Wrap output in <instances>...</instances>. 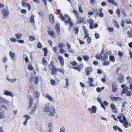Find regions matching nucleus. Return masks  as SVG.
I'll return each instance as SVG.
<instances>
[{"label": "nucleus", "instance_id": "nucleus-58", "mask_svg": "<svg viewBox=\"0 0 132 132\" xmlns=\"http://www.w3.org/2000/svg\"><path fill=\"white\" fill-rule=\"evenodd\" d=\"M82 28L84 30V33H87L88 32V31L86 29V27L84 26H82Z\"/></svg>", "mask_w": 132, "mask_h": 132}, {"label": "nucleus", "instance_id": "nucleus-38", "mask_svg": "<svg viewBox=\"0 0 132 132\" xmlns=\"http://www.w3.org/2000/svg\"><path fill=\"white\" fill-rule=\"evenodd\" d=\"M46 97L50 101L52 102L53 100L51 97L48 94H46Z\"/></svg>", "mask_w": 132, "mask_h": 132}, {"label": "nucleus", "instance_id": "nucleus-35", "mask_svg": "<svg viewBox=\"0 0 132 132\" xmlns=\"http://www.w3.org/2000/svg\"><path fill=\"white\" fill-rule=\"evenodd\" d=\"M29 39L30 41H33L35 40V38L34 36L31 35L29 36Z\"/></svg>", "mask_w": 132, "mask_h": 132}, {"label": "nucleus", "instance_id": "nucleus-24", "mask_svg": "<svg viewBox=\"0 0 132 132\" xmlns=\"http://www.w3.org/2000/svg\"><path fill=\"white\" fill-rule=\"evenodd\" d=\"M43 50L44 52V56L45 57H46L47 56V53L48 51L47 50V48L45 47L43 49Z\"/></svg>", "mask_w": 132, "mask_h": 132}, {"label": "nucleus", "instance_id": "nucleus-29", "mask_svg": "<svg viewBox=\"0 0 132 132\" xmlns=\"http://www.w3.org/2000/svg\"><path fill=\"white\" fill-rule=\"evenodd\" d=\"M34 96L36 97L37 98H39L40 96V94L38 91H36L34 94Z\"/></svg>", "mask_w": 132, "mask_h": 132}, {"label": "nucleus", "instance_id": "nucleus-4", "mask_svg": "<svg viewBox=\"0 0 132 132\" xmlns=\"http://www.w3.org/2000/svg\"><path fill=\"white\" fill-rule=\"evenodd\" d=\"M104 57H103L102 55L99 54H96L95 56V57L97 59H101L103 61H105L107 59L108 57L105 53L104 54Z\"/></svg>", "mask_w": 132, "mask_h": 132}, {"label": "nucleus", "instance_id": "nucleus-15", "mask_svg": "<svg viewBox=\"0 0 132 132\" xmlns=\"http://www.w3.org/2000/svg\"><path fill=\"white\" fill-rule=\"evenodd\" d=\"M50 108L49 104H47L45 105V108L44 109V112H49Z\"/></svg>", "mask_w": 132, "mask_h": 132}, {"label": "nucleus", "instance_id": "nucleus-22", "mask_svg": "<svg viewBox=\"0 0 132 132\" xmlns=\"http://www.w3.org/2000/svg\"><path fill=\"white\" fill-rule=\"evenodd\" d=\"M6 79H7L9 82L11 83L14 82L17 80V79L16 78L10 79L8 78L7 77L6 78Z\"/></svg>", "mask_w": 132, "mask_h": 132}, {"label": "nucleus", "instance_id": "nucleus-19", "mask_svg": "<svg viewBox=\"0 0 132 132\" xmlns=\"http://www.w3.org/2000/svg\"><path fill=\"white\" fill-rule=\"evenodd\" d=\"M110 98L113 101H117L118 100H120L122 99V98L120 97H116L115 96H113V97H110Z\"/></svg>", "mask_w": 132, "mask_h": 132}, {"label": "nucleus", "instance_id": "nucleus-61", "mask_svg": "<svg viewBox=\"0 0 132 132\" xmlns=\"http://www.w3.org/2000/svg\"><path fill=\"white\" fill-rule=\"evenodd\" d=\"M93 64L95 65H97L98 64V62L97 61H95L93 62Z\"/></svg>", "mask_w": 132, "mask_h": 132}, {"label": "nucleus", "instance_id": "nucleus-48", "mask_svg": "<svg viewBox=\"0 0 132 132\" xmlns=\"http://www.w3.org/2000/svg\"><path fill=\"white\" fill-rule=\"evenodd\" d=\"M10 40L11 42H16L17 41V40L16 39L13 37L11 38Z\"/></svg>", "mask_w": 132, "mask_h": 132}, {"label": "nucleus", "instance_id": "nucleus-8", "mask_svg": "<svg viewBox=\"0 0 132 132\" xmlns=\"http://www.w3.org/2000/svg\"><path fill=\"white\" fill-rule=\"evenodd\" d=\"M83 67V65L82 63L80 64L77 66V67H71L70 68H72L75 70H77L79 72H80L81 69Z\"/></svg>", "mask_w": 132, "mask_h": 132}, {"label": "nucleus", "instance_id": "nucleus-9", "mask_svg": "<svg viewBox=\"0 0 132 132\" xmlns=\"http://www.w3.org/2000/svg\"><path fill=\"white\" fill-rule=\"evenodd\" d=\"M124 77L123 75L120 73L119 74V78L117 79V80L120 83H122L124 81Z\"/></svg>", "mask_w": 132, "mask_h": 132}, {"label": "nucleus", "instance_id": "nucleus-11", "mask_svg": "<svg viewBox=\"0 0 132 132\" xmlns=\"http://www.w3.org/2000/svg\"><path fill=\"white\" fill-rule=\"evenodd\" d=\"M92 71L93 69L92 67H88L85 69L86 74L87 76L89 75L90 73L92 72Z\"/></svg>", "mask_w": 132, "mask_h": 132}, {"label": "nucleus", "instance_id": "nucleus-56", "mask_svg": "<svg viewBox=\"0 0 132 132\" xmlns=\"http://www.w3.org/2000/svg\"><path fill=\"white\" fill-rule=\"evenodd\" d=\"M110 62L109 61L108 62H104L103 63V65L104 66H107L109 64Z\"/></svg>", "mask_w": 132, "mask_h": 132}, {"label": "nucleus", "instance_id": "nucleus-54", "mask_svg": "<svg viewBox=\"0 0 132 132\" xmlns=\"http://www.w3.org/2000/svg\"><path fill=\"white\" fill-rule=\"evenodd\" d=\"M128 91L125 89V88L123 89V90L122 92V94H124L126 93ZM121 95L122 96V94Z\"/></svg>", "mask_w": 132, "mask_h": 132}, {"label": "nucleus", "instance_id": "nucleus-47", "mask_svg": "<svg viewBox=\"0 0 132 132\" xmlns=\"http://www.w3.org/2000/svg\"><path fill=\"white\" fill-rule=\"evenodd\" d=\"M78 9L79 12L81 13H83V11L82 10V7L79 6V4L78 5Z\"/></svg>", "mask_w": 132, "mask_h": 132}, {"label": "nucleus", "instance_id": "nucleus-26", "mask_svg": "<svg viewBox=\"0 0 132 132\" xmlns=\"http://www.w3.org/2000/svg\"><path fill=\"white\" fill-rule=\"evenodd\" d=\"M109 59L110 61L114 62L116 61V59L113 55H110L109 57Z\"/></svg>", "mask_w": 132, "mask_h": 132}, {"label": "nucleus", "instance_id": "nucleus-23", "mask_svg": "<svg viewBox=\"0 0 132 132\" xmlns=\"http://www.w3.org/2000/svg\"><path fill=\"white\" fill-rule=\"evenodd\" d=\"M5 114V111H1L0 112V119H3L5 118V117L3 114Z\"/></svg>", "mask_w": 132, "mask_h": 132}, {"label": "nucleus", "instance_id": "nucleus-16", "mask_svg": "<svg viewBox=\"0 0 132 132\" xmlns=\"http://www.w3.org/2000/svg\"><path fill=\"white\" fill-rule=\"evenodd\" d=\"M9 103L8 100L0 96V103L7 104Z\"/></svg>", "mask_w": 132, "mask_h": 132}, {"label": "nucleus", "instance_id": "nucleus-34", "mask_svg": "<svg viewBox=\"0 0 132 132\" xmlns=\"http://www.w3.org/2000/svg\"><path fill=\"white\" fill-rule=\"evenodd\" d=\"M70 64L72 65L73 66H77L78 65L77 63L75 61H73L70 63Z\"/></svg>", "mask_w": 132, "mask_h": 132}, {"label": "nucleus", "instance_id": "nucleus-7", "mask_svg": "<svg viewBox=\"0 0 132 132\" xmlns=\"http://www.w3.org/2000/svg\"><path fill=\"white\" fill-rule=\"evenodd\" d=\"M97 108L95 106H92L91 108H89L88 110L90 111L91 113H95L96 112Z\"/></svg>", "mask_w": 132, "mask_h": 132}, {"label": "nucleus", "instance_id": "nucleus-18", "mask_svg": "<svg viewBox=\"0 0 132 132\" xmlns=\"http://www.w3.org/2000/svg\"><path fill=\"white\" fill-rule=\"evenodd\" d=\"M55 29L56 32L57 33H59L60 31V25L59 23H56L55 27Z\"/></svg>", "mask_w": 132, "mask_h": 132}, {"label": "nucleus", "instance_id": "nucleus-27", "mask_svg": "<svg viewBox=\"0 0 132 132\" xmlns=\"http://www.w3.org/2000/svg\"><path fill=\"white\" fill-rule=\"evenodd\" d=\"M108 2L109 3H111L112 5L114 4L115 6H116L117 5V3L115 2L114 0H108Z\"/></svg>", "mask_w": 132, "mask_h": 132}, {"label": "nucleus", "instance_id": "nucleus-59", "mask_svg": "<svg viewBox=\"0 0 132 132\" xmlns=\"http://www.w3.org/2000/svg\"><path fill=\"white\" fill-rule=\"evenodd\" d=\"M123 53L121 52V51H119L118 53V55L120 57H121L123 55Z\"/></svg>", "mask_w": 132, "mask_h": 132}, {"label": "nucleus", "instance_id": "nucleus-32", "mask_svg": "<svg viewBox=\"0 0 132 132\" xmlns=\"http://www.w3.org/2000/svg\"><path fill=\"white\" fill-rule=\"evenodd\" d=\"M120 9L117 8L116 10V14L119 17H120Z\"/></svg>", "mask_w": 132, "mask_h": 132}, {"label": "nucleus", "instance_id": "nucleus-5", "mask_svg": "<svg viewBox=\"0 0 132 132\" xmlns=\"http://www.w3.org/2000/svg\"><path fill=\"white\" fill-rule=\"evenodd\" d=\"M112 91L114 93L117 91L118 90L117 84V82L116 81L113 82L112 84Z\"/></svg>", "mask_w": 132, "mask_h": 132}, {"label": "nucleus", "instance_id": "nucleus-60", "mask_svg": "<svg viewBox=\"0 0 132 132\" xmlns=\"http://www.w3.org/2000/svg\"><path fill=\"white\" fill-rule=\"evenodd\" d=\"M115 26L116 27L118 28H119V26L118 24V23L116 21V20H115Z\"/></svg>", "mask_w": 132, "mask_h": 132}, {"label": "nucleus", "instance_id": "nucleus-21", "mask_svg": "<svg viewBox=\"0 0 132 132\" xmlns=\"http://www.w3.org/2000/svg\"><path fill=\"white\" fill-rule=\"evenodd\" d=\"M35 80L34 81V84L35 85L37 84L39 81V78L38 76H35L34 77Z\"/></svg>", "mask_w": 132, "mask_h": 132}, {"label": "nucleus", "instance_id": "nucleus-30", "mask_svg": "<svg viewBox=\"0 0 132 132\" xmlns=\"http://www.w3.org/2000/svg\"><path fill=\"white\" fill-rule=\"evenodd\" d=\"M87 21L90 24H94V22L93 20L91 18H89L87 19Z\"/></svg>", "mask_w": 132, "mask_h": 132}, {"label": "nucleus", "instance_id": "nucleus-57", "mask_svg": "<svg viewBox=\"0 0 132 132\" xmlns=\"http://www.w3.org/2000/svg\"><path fill=\"white\" fill-rule=\"evenodd\" d=\"M122 12L124 16H126L127 15L126 13L125 10L124 9H122Z\"/></svg>", "mask_w": 132, "mask_h": 132}, {"label": "nucleus", "instance_id": "nucleus-28", "mask_svg": "<svg viewBox=\"0 0 132 132\" xmlns=\"http://www.w3.org/2000/svg\"><path fill=\"white\" fill-rule=\"evenodd\" d=\"M37 109V107H34L32 109H31L30 112L29 113L30 114H34V112L36 111Z\"/></svg>", "mask_w": 132, "mask_h": 132}, {"label": "nucleus", "instance_id": "nucleus-43", "mask_svg": "<svg viewBox=\"0 0 132 132\" xmlns=\"http://www.w3.org/2000/svg\"><path fill=\"white\" fill-rule=\"evenodd\" d=\"M123 126L125 128H127L128 127V121H125L123 123Z\"/></svg>", "mask_w": 132, "mask_h": 132}, {"label": "nucleus", "instance_id": "nucleus-52", "mask_svg": "<svg viewBox=\"0 0 132 132\" xmlns=\"http://www.w3.org/2000/svg\"><path fill=\"white\" fill-rule=\"evenodd\" d=\"M90 3L92 5H94L96 3L95 0H90Z\"/></svg>", "mask_w": 132, "mask_h": 132}, {"label": "nucleus", "instance_id": "nucleus-62", "mask_svg": "<svg viewBox=\"0 0 132 132\" xmlns=\"http://www.w3.org/2000/svg\"><path fill=\"white\" fill-rule=\"evenodd\" d=\"M95 36L96 39H98L100 37V35L99 34H95Z\"/></svg>", "mask_w": 132, "mask_h": 132}, {"label": "nucleus", "instance_id": "nucleus-64", "mask_svg": "<svg viewBox=\"0 0 132 132\" xmlns=\"http://www.w3.org/2000/svg\"><path fill=\"white\" fill-rule=\"evenodd\" d=\"M97 100L100 104L102 103L101 99L100 97H97Z\"/></svg>", "mask_w": 132, "mask_h": 132}, {"label": "nucleus", "instance_id": "nucleus-40", "mask_svg": "<svg viewBox=\"0 0 132 132\" xmlns=\"http://www.w3.org/2000/svg\"><path fill=\"white\" fill-rule=\"evenodd\" d=\"M23 117L26 118V119H27V120L30 119H31V117L28 114H26L24 115L23 116Z\"/></svg>", "mask_w": 132, "mask_h": 132}, {"label": "nucleus", "instance_id": "nucleus-17", "mask_svg": "<svg viewBox=\"0 0 132 132\" xmlns=\"http://www.w3.org/2000/svg\"><path fill=\"white\" fill-rule=\"evenodd\" d=\"M57 58L61 65H64V60L63 58L60 56H59Z\"/></svg>", "mask_w": 132, "mask_h": 132}, {"label": "nucleus", "instance_id": "nucleus-46", "mask_svg": "<svg viewBox=\"0 0 132 132\" xmlns=\"http://www.w3.org/2000/svg\"><path fill=\"white\" fill-rule=\"evenodd\" d=\"M127 92V94L125 95V96L126 95L128 96H131L132 94V91H128Z\"/></svg>", "mask_w": 132, "mask_h": 132}, {"label": "nucleus", "instance_id": "nucleus-45", "mask_svg": "<svg viewBox=\"0 0 132 132\" xmlns=\"http://www.w3.org/2000/svg\"><path fill=\"white\" fill-rule=\"evenodd\" d=\"M42 47V44L40 42H39L37 43V47L38 48L40 49Z\"/></svg>", "mask_w": 132, "mask_h": 132}, {"label": "nucleus", "instance_id": "nucleus-55", "mask_svg": "<svg viewBox=\"0 0 132 132\" xmlns=\"http://www.w3.org/2000/svg\"><path fill=\"white\" fill-rule=\"evenodd\" d=\"M28 69L30 70H32L34 69L33 67L30 65H29L28 66Z\"/></svg>", "mask_w": 132, "mask_h": 132}, {"label": "nucleus", "instance_id": "nucleus-20", "mask_svg": "<svg viewBox=\"0 0 132 132\" xmlns=\"http://www.w3.org/2000/svg\"><path fill=\"white\" fill-rule=\"evenodd\" d=\"M113 128L114 130H118L120 132H123L122 130L117 125H115L113 126Z\"/></svg>", "mask_w": 132, "mask_h": 132}, {"label": "nucleus", "instance_id": "nucleus-44", "mask_svg": "<svg viewBox=\"0 0 132 132\" xmlns=\"http://www.w3.org/2000/svg\"><path fill=\"white\" fill-rule=\"evenodd\" d=\"M22 4L23 6L26 7L27 5V4L26 2L24 1L23 0L21 1Z\"/></svg>", "mask_w": 132, "mask_h": 132}, {"label": "nucleus", "instance_id": "nucleus-49", "mask_svg": "<svg viewBox=\"0 0 132 132\" xmlns=\"http://www.w3.org/2000/svg\"><path fill=\"white\" fill-rule=\"evenodd\" d=\"M87 42L89 44H90L91 41V39L90 37H88L87 39Z\"/></svg>", "mask_w": 132, "mask_h": 132}, {"label": "nucleus", "instance_id": "nucleus-12", "mask_svg": "<svg viewBox=\"0 0 132 132\" xmlns=\"http://www.w3.org/2000/svg\"><path fill=\"white\" fill-rule=\"evenodd\" d=\"M110 107L112 109V111L115 113H117L118 112L117 109L116 108V106L114 104L112 103L111 104Z\"/></svg>", "mask_w": 132, "mask_h": 132}, {"label": "nucleus", "instance_id": "nucleus-1", "mask_svg": "<svg viewBox=\"0 0 132 132\" xmlns=\"http://www.w3.org/2000/svg\"><path fill=\"white\" fill-rule=\"evenodd\" d=\"M64 16L62 15V14H60V18L62 21H65V22L66 24H69V27H72L73 26V23L71 21V18L67 14H65Z\"/></svg>", "mask_w": 132, "mask_h": 132}, {"label": "nucleus", "instance_id": "nucleus-51", "mask_svg": "<svg viewBox=\"0 0 132 132\" xmlns=\"http://www.w3.org/2000/svg\"><path fill=\"white\" fill-rule=\"evenodd\" d=\"M65 129L64 127H62L61 128L59 132H64Z\"/></svg>", "mask_w": 132, "mask_h": 132}, {"label": "nucleus", "instance_id": "nucleus-13", "mask_svg": "<svg viewBox=\"0 0 132 132\" xmlns=\"http://www.w3.org/2000/svg\"><path fill=\"white\" fill-rule=\"evenodd\" d=\"M49 20L50 23L52 24L54 22V17L53 14H51L49 16Z\"/></svg>", "mask_w": 132, "mask_h": 132}, {"label": "nucleus", "instance_id": "nucleus-41", "mask_svg": "<svg viewBox=\"0 0 132 132\" xmlns=\"http://www.w3.org/2000/svg\"><path fill=\"white\" fill-rule=\"evenodd\" d=\"M47 30L48 33H54V31L52 29L50 28H48L47 29Z\"/></svg>", "mask_w": 132, "mask_h": 132}, {"label": "nucleus", "instance_id": "nucleus-53", "mask_svg": "<svg viewBox=\"0 0 132 132\" xmlns=\"http://www.w3.org/2000/svg\"><path fill=\"white\" fill-rule=\"evenodd\" d=\"M57 71H59L60 72H61L63 74L65 72L64 70L62 69H57Z\"/></svg>", "mask_w": 132, "mask_h": 132}, {"label": "nucleus", "instance_id": "nucleus-14", "mask_svg": "<svg viewBox=\"0 0 132 132\" xmlns=\"http://www.w3.org/2000/svg\"><path fill=\"white\" fill-rule=\"evenodd\" d=\"M2 13L4 16H7L9 15V11L7 10L3 9L2 10Z\"/></svg>", "mask_w": 132, "mask_h": 132}, {"label": "nucleus", "instance_id": "nucleus-3", "mask_svg": "<svg viewBox=\"0 0 132 132\" xmlns=\"http://www.w3.org/2000/svg\"><path fill=\"white\" fill-rule=\"evenodd\" d=\"M50 68L51 70V73L52 75L56 74L57 73V68L54 65V62L51 61L50 64L48 65Z\"/></svg>", "mask_w": 132, "mask_h": 132}, {"label": "nucleus", "instance_id": "nucleus-25", "mask_svg": "<svg viewBox=\"0 0 132 132\" xmlns=\"http://www.w3.org/2000/svg\"><path fill=\"white\" fill-rule=\"evenodd\" d=\"M5 109V110L7 111L8 110V108L7 107H6L4 105H2L0 106V111Z\"/></svg>", "mask_w": 132, "mask_h": 132}, {"label": "nucleus", "instance_id": "nucleus-63", "mask_svg": "<svg viewBox=\"0 0 132 132\" xmlns=\"http://www.w3.org/2000/svg\"><path fill=\"white\" fill-rule=\"evenodd\" d=\"M97 73L99 74H101L102 73V72L101 69H98L97 70Z\"/></svg>", "mask_w": 132, "mask_h": 132}, {"label": "nucleus", "instance_id": "nucleus-39", "mask_svg": "<svg viewBox=\"0 0 132 132\" xmlns=\"http://www.w3.org/2000/svg\"><path fill=\"white\" fill-rule=\"evenodd\" d=\"M108 31L109 32H112L114 31V30L113 27H108L107 28Z\"/></svg>", "mask_w": 132, "mask_h": 132}, {"label": "nucleus", "instance_id": "nucleus-6", "mask_svg": "<svg viewBox=\"0 0 132 132\" xmlns=\"http://www.w3.org/2000/svg\"><path fill=\"white\" fill-rule=\"evenodd\" d=\"M50 113H48V115L49 116H53L54 115L55 113V110L54 107H51L50 108Z\"/></svg>", "mask_w": 132, "mask_h": 132}, {"label": "nucleus", "instance_id": "nucleus-36", "mask_svg": "<svg viewBox=\"0 0 132 132\" xmlns=\"http://www.w3.org/2000/svg\"><path fill=\"white\" fill-rule=\"evenodd\" d=\"M84 60L85 61H88L89 59V57L87 55H84L83 56Z\"/></svg>", "mask_w": 132, "mask_h": 132}, {"label": "nucleus", "instance_id": "nucleus-37", "mask_svg": "<svg viewBox=\"0 0 132 132\" xmlns=\"http://www.w3.org/2000/svg\"><path fill=\"white\" fill-rule=\"evenodd\" d=\"M9 55L11 58H14L15 56V54L14 53L11 52H9Z\"/></svg>", "mask_w": 132, "mask_h": 132}, {"label": "nucleus", "instance_id": "nucleus-31", "mask_svg": "<svg viewBox=\"0 0 132 132\" xmlns=\"http://www.w3.org/2000/svg\"><path fill=\"white\" fill-rule=\"evenodd\" d=\"M15 35L17 39H19L21 38L22 34H16Z\"/></svg>", "mask_w": 132, "mask_h": 132}, {"label": "nucleus", "instance_id": "nucleus-50", "mask_svg": "<svg viewBox=\"0 0 132 132\" xmlns=\"http://www.w3.org/2000/svg\"><path fill=\"white\" fill-rule=\"evenodd\" d=\"M51 84L52 85H54L55 84L56 82L54 79H51L50 80Z\"/></svg>", "mask_w": 132, "mask_h": 132}, {"label": "nucleus", "instance_id": "nucleus-10", "mask_svg": "<svg viewBox=\"0 0 132 132\" xmlns=\"http://www.w3.org/2000/svg\"><path fill=\"white\" fill-rule=\"evenodd\" d=\"M4 94L6 96H10L11 97H14V95L11 92L7 90H4Z\"/></svg>", "mask_w": 132, "mask_h": 132}, {"label": "nucleus", "instance_id": "nucleus-42", "mask_svg": "<svg viewBox=\"0 0 132 132\" xmlns=\"http://www.w3.org/2000/svg\"><path fill=\"white\" fill-rule=\"evenodd\" d=\"M34 76L31 75L30 77L29 80L31 83H32L34 81Z\"/></svg>", "mask_w": 132, "mask_h": 132}, {"label": "nucleus", "instance_id": "nucleus-33", "mask_svg": "<svg viewBox=\"0 0 132 132\" xmlns=\"http://www.w3.org/2000/svg\"><path fill=\"white\" fill-rule=\"evenodd\" d=\"M34 15H32L31 16L30 20V22H32L33 23H34L35 21L34 20Z\"/></svg>", "mask_w": 132, "mask_h": 132}, {"label": "nucleus", "instance_id": "nucleus-2", "mask_svg": "<svg viewBox=\"0 0 132 132\" xmlns=\"http://www.w3.org/2000/svg\"><path fill=\"white\" fill-rule=\"evenodd\" d=\"M73 13L75 15L77 19V23L78 24L81 23H85V21L84 18L82 17H79V14L78 11L75 10H73L72 11Z\"/></svg>", "mask_w": 132, "mask_h": 132}]
</instances>
